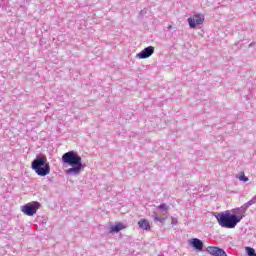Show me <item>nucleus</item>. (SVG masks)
<instances>
[{
    "label": "nucleus",
    "mask_w": 256,
    "mask_h": 256,
    "mask_svg": "<svg viewBox=\"0 0 256 256\" xmlns=\"http://www.w3.org/2000/svg\"><path fill=\"white\" fill-rule=\"evenodd\" d=\"M62 161L71 167L67 170V173H75V175H79L81 171L85 169L81 156L75 151H69L63 154Z\"/></svg>",
    "instance_id": "f257e3e1"
},
{
    "label": "nucleus",
    "mask_w": 256,
    "mask_h": 256,
    "mask_svg": "<svg viewBox=\"0 0 256 256\" xmlns=\"http://www.w3.org/2000/svg\"><path fill=\"white\" fill-rule=\"evenodd\" d=\"M216 218L220 227H224L226 229H235V227H237V223H241L243 216L222 213L218 214Z\"/></svg>",
    "instance_id": "f03ea898"
},
{
    "label": "nucleus",
    "mask_w": 256,
    "mask_h": 256,
    "mask_svg": "<svg viewBox=\"0 0 256 256\" xmlns=\"http://www.w3.org/2000/svg\"><path fill=\"white\" fill-rule=\"evenodd\" d=\"M32 169L35 171L36 174L39 175V177H46V175H49L51 173V166L47 162V157H37L32 162Z\"/></svg>",
    "instance_id": "7ed1b4c3"
},
{
    "label": "nucleus",
    "mask_w": 256,
    "mask_h": 256,
    "mask_svg": "<svg viewBox=\"0 0 256 256\" xmlns=\"http://www.w3.org/2000/svg\"><path fill=\"white\" fill-rule=\"evenodd\" d=\"M39 207H41V204L34 201L22 206L21 211L22 213H24V215H28V217H33V215L37 213Z\"/></svg>",
    "instance_id": "20e7f679"
},
{
    "label": "nucleus",
    "mask_w": 256,
    "mask_h": 256,
    "mask_svg": "<svg viewBox=\"0 0 256 256\" xmlns=\"http://www.w3.org/2000/svg\"><path fill=\"white\" fill-rule=\"evenodd\" d=\"M188 25L191 29H195L197 25H203L205 23V16L203 14H194L192 17L187 19Z\"/></svg>",
    "instance_id": "39448f33"
},
{
    "label": "nucleus",
    "mask_w": 256,
    "mask_h": 256,
    "mask_svg": "<svg viewBox=\"0 0 256 256\" xmlns=\"http://www.w3.org/2000/svg\"><path fill=\"white\" fill-rule=\"evenodd\" d=\"M155 53V47L148 46L144 50H142L140 53L137 54V57L139 59H148V57H151Z\"/></svg>",
    "instance_id": "423d86ee"
},
{
    "label": "nucleus",
    "mask_w": 256,
    "mask_h": 256,
    "mask_svg": "<svg viewBox=\"0 0 256 256\" xmlns=\"http://www.w3.org/2000/svg\"><path fill=\"white\" fill-rule=\"evenodd\" d=\"M207 253L213 256H227V253L223 249L215 246H208L206 249Z\"/></svg>",
    "instance_id": "0eeeda50"
},
{
    "label": "nucleus",
    "mask_w": 256,
    "mask_h": 256,
    "mask_svg": "<svg viewBox=\"0 0 256 256\" xmlns=\"http://www.w3.org/2000/svg\"><path fill=\"white\" fill-rule=\"evenodd\" d=\"M190 245L194 247L197 251H203V241H201L199 238H193L190 241Z\"/></svg>",
    "instance_id": "6e6552de"
},
{
    "label": "nucleus",
    "mask_w": 256,
    "mask_h": 256,
    "mask_svg": "<svg viewBox=\"0 0 256 256\" xmlns=\"http://www.w3.org/2000/svg\"><path fill=\"white\" fill-rule=\"evenodd\" d=\"M138 226L140 229H143V231H151V225L149 224V220L147 219H141L138 221Z\"/></svg>",
    "instance_id": "1a4fd4ad"
},
{
    "label": "nucleus",
    "mask_w": 256,
    "mask_h": 256,
    "mask_svg": "<svg viewBox=\"0 0 256 256\" xmlns=\"http://www.w3.org/2000/svg\"><path fill=\"white\" fill-rule=\"evenodd\" d=\"M123 229H125V226L123 223L119 222L110 228V233H119V231H123Z\"/></svg>",
    "instance_id": "9d476101"
},
{
    "label": "nucleus",
    "mask_w": 256,
    "mask_h": 256,
    "mask_svg": "<svg viewBox=\"0 0 256 256\" xmlns=\"http://www.w3.org/2000/svg\"><path fill=\"white\" fill-rule=\"evenodd\" d=\"M255 203H256V199L253 198L252 200H250L246 204H244L242 209H244V212H245V210L249 209V207H251V205H255Z\"/></svg>",
    "instance_id": "9b49d317"
},
{
    "label": "nucleus",
    "mask_w": 256,
    "mask_h": 256,
    "mask_svg": "<svg viewBox=\"0 0 256 256\" xmlns=\"http://www.w3.org/2000/svg\"><path fill=\"white\" fill-rule=\"evenodd\" d=\"M245 251H246L248 256H256L255 249H253L251 247H246Z\"/></svg>",
    "instance_id": "f8f14e48"
},
{
    "label": "nucleus",
    "mask_w": 256,
    "mask_h": 256,
    "mask_svg": "<svg viewBox=\"0 0 256 256\" xmlns=\"http://www.w3.org/2000/svg\"><path fill=\"white\" fill-rule=\"evenodd\" d=\"M239 180L243 181L244 183H247V181H249V178L245 176V172H241L239 176Z\"/></svg>",
    "instance_id": "ddd939ff"
},
{
    "label": "nucleus",
    "mask_w": 256,
    "mask_h": 256,
    "mask_svg": "<svg viewBox=\"0 0 256 256\" xmlns=\"http://www.w3.org/2000/svg\"><path fill=\"white\" fill-rule=\"evenodd\" d=\"M158 208L163 209L164 211H167V209H169V207H167V204H161L160 206H158Z\"/></svg>",
    "instance_id": "4468645a"
},
{
    "label": "nucleus",
    "mask_w": 256,
    "mask_h": 256,
    "mask_svg": "<svg viewBox=\"0 0 256 256\" xmlns=\"http://www.w3.org/2000/svg\"><path fill=\"white\" fill-rule=\"evenodd\" d=\"M155 221H159L160 223H163V221H165V218L155 217Z\"/></svg>",
    "instance_id": "2eb2a0df"
},
{
    "label": "nucleus",
    "mask_w": 256,
    "mask_h": 256,
    "mask_svg": "<svg viewBox=\"0 0 256 256\" xmlns=\"http://www.w3.org/2000/svg\"><path fill=\"white\" fill-rule=\"evenodd\" d=\"M236 211H239V208H237Z\"/></svg>",
    "instance_id": "dca6fc26"
}]
</instances>
